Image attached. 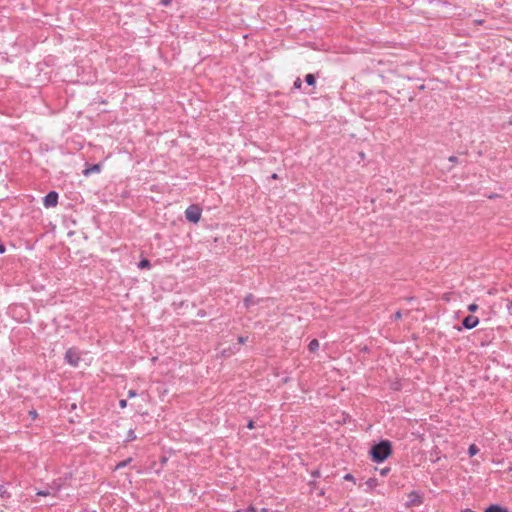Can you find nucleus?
Returning a JSON list of instances; mask_svg holds the SVG:
<instances>
[{
    "instance_id": "nucleus-23",
    "label": "nucleus",
    "mask_w": 512,
    "mask_h": 512,
    "mask_svg": "<svg viewBox=\"0 0 512 512\" xmlns=\"http://www.w3.org/2000/svg\"><path fill=\"white\" fill-rule=\"evenodd\" d=\"M344 479L347 480V481H354L355 480L353 475H351V474H346L344 476Z\"/></svg>"
},
{
    "instance_id": "nucleus-15",
    "label": "nucleus",
    "mask_w": 512,
    "mask_h": 512,
    "mask_svg": "<svg viewBox=\"0 0 512 512\" xmlns=\"http://www.w3.org/2000/svg\"><path fill=\"white\" fill-rule=\"evenodd\" d=\"M305 81L308 85H314L315 84V76L313 74H307L305 76Z\"/></svg>"
},
{
    "instance_id": "nucleus-38",
    "label": "nucleus",
    "mask_w": 512,
    "mask_h": 512,
    "mask_svg": "<svg viewBox=\"0 0 512 512\" xmlns=\"http://www.w3.org/2000/svg\"><path fill=\"white\" fill-rule=\"evenodd\" d=\"M386 472H387V470H386V469H384V470L382 471V474L384 475V474H386Z\"/></svg>"
},
{
    "instance_id": "nucleus-31",
    "label": "nucleus",
    "mask_w": 512,
    "mask_h": 512,
    "mask_svg": "<svg viewBox=\"0 0 512 512\" xmlns=\"http://www.w3.org/2000/svg\"><path fill=\"white\" fill-rule=\"evenodd\" d=\"M448 160H449L450 162L455 163V162H457V157H456V156H450V157L448 158Z\"/></svg>"
},
{
    "instance_id": "nucleus-22",
    "label": "nucleus",
    "mask_w": 512,
    "mask_h": 512,
    "mask_svg": "<svg viewBox=\"0 0 512 512\" xmlns=\"http://www.w3.org/2000/svg\"><path fill=\"white\" fill-rule=\"evenodd\" d=\"M30 417L34 420L37 418L38 414L35 410L29 412Z\"/></svg>"
},
{
    "instance_id": "nucleus-33",
    "label": "nucleus",
    "mask_w": 512,
    "mask_h": 512,
    "mask_svg": "<svg viewBox=\"0 0 512 512\" xmlns=\"http://www.w3.org/2000/svg\"><path fill=\"white\" fill-rule=\"evenodd\" d=\"M271 178L274 179V180L278 179V175L276 173H274V174H272Z\"/></svg>"
},
{
    "instance_id": "nucleus-28",
    "label": "nucleus",
    "mask_w": 512,
    "mask_h": 512,
    "mask_svg": "<svg viewBox=\"0 0 512 512\" xmlns=\"http://www.w3.org/2000/svg\"><path fill=\"white\" fill-rule=\"evenodd\" d=\"M172 0H161V4L163 6H168L171 3Z\"/></svg>"
},
{
    "instance_id": "nucleus-39",
    "label": "nucleus",
    "mask_w": 512,
    "mask_h": 512,
    "mask_svg": "<svg viewBox=\"0 0 512 512\" xmlns=\"http://www.w3.org/2000/svg\"><path fill=\"white\" fill-rule=\"evenodd\" d=\"M484 512H486V510Z\"/></svg>"
},
{
    "instance_id": "nucleus-36",
    "label": "nucleus",
    "mask_w": 512,
    "mask_h": 512,
    "mask_svg": "<svg viewBox=\"0 0 512 512\" xmlns=\"http://www.w3.org/2000/svg\"><path fill=\"white\" fill-rule=\"evenodd\" d=\"M474 22L477 23V24H481L482 20H475Z\"/></svg>"
},
{
    "instance_id": "nucleus-26",
    "label": "nucleus",
    "mask_w": 512,
    "mask_h": 512,
    "mask_svg": "<svg viewBox=\"0 0 512 512\" xmlns=\"http://www.w3.org/2000/svg\"><path fill=\"white\" fill-rule=\"evenodd\" d=\"M393 317H394V319H395V320H399V319H401L402 314H401V312H400V311H397V312L394 314V316H393Z\"/></svg>"
},
{
    "instance_id": "nucleus-29",
    "label": "nucleus",
    "mask_w": 512,
    "mask_h": 512,
    "mask_svg": "<svg viewBox=\"0 0 512 512\" xmlns=\"http://www.w3.org/2000/svg\"><path fill=\"white\" fill-rule=\"evenodd\" d=\"M6 250L4 244L0 241V254L4 253Z\"/></svg>"
},
{
    "instance_id": "nucleus-32",
    "label": "nucleus",
    "mask_w": 512,
    "mask_h": 512,
    "mask_svg": "<svg viewBox=\"0 0 512 512\" xmlns=\"http://www.w3.org/2000/svg\"><path fill=\"white\" fill-rule=\"evenodd\" d=\"M247 427H248L249 429H253V428H254V422H253L252 420H250V421L248 422V424H247Z\"/></svg>"
},
{
    "instance_id": "nucleus-25",
    "label": "nucleus",
    "mask_w": 512,
    "mask_h": 512,
    "mask_svg": "<svg viewBox=\"0 0 512 512\" xmlns=\"http://www.w3.org/2000/svg\"><path fill=\"white\" fill-rule=\"evenodd\" d=\"M247 512H258V510L256 509V507H255V506L250 505V506L247 508Z\"/></svg>"
},
{
    "instance_id": "nucleus-35",
    "label": "nucleus",
    "mask_w": 512,
    "mask_h": 512,
    "mask_svg": "<svg viewBox=\"0 0 512 512\" xmlns=\"http://www.w3.org/2000/svg\"><path fill=\"white\" fill-rule=\"evenodd\" d=\"M260 512H269V509H268V508H262V509L260 510Z\"/></svg>"
},
{
    "instance_id": "nucleus-24",
    "label": "nucleus",
    "mask_w": 512,
    "mask_h": 512,
    "mask_svg": "<svg viewBox=\"0 0 512 512\" xmlns=\"http://www.w3.org/2000/svg\"><path fill=\"white\" fill-rule=\"evenodd\" d=\"M119 405L121 408H125L127 406V401L125 399H122L119 401Z\"/></svg>"
},
{
    "instance_id": "nucleus-2",
    "label": "nucleus",
    "mask_w": 512,
    "mask_h": 512,
    "mask_svg": "<svg viewBox=\"0 0 512 512\" xmlns=\"http://www.w3.org/2000/svg\"><path fill=\"white\" fill-rule=\"evenodd\" d=\"M202 209L198 205H190L185 210V217L192 223H198L201 218Z\"/></svg>"
},
{
    "instance_id": "nucleus-10",
    "label": "nucleus",
    "mask_w": 512,
    "mask_h": 512,
    "mask_svg": "<svg viewBox=\"0 0 512 512\" xmlns=\"http://www.w3.org/2000/svg\"><path fill=\"white\" fill-rule=\"evenodd\" d=\"M409 498L410 504L412 505H419L422 503V498L416 492H411Z\"/></svg>"
},
{
    "instance_id": "nucleus-18",
    "label": "nucleus",
    "mask_w": 512,
    "mask_h": 512,
    "mask_svg": "<svg viewBox=\"0 0 512 512\" xmlns=\"http://www.w3.org/2000/svg\"><path fill=\"white\" fill-rule=\"evenodd\" d=\"M135 439H136V434H135V432H134V430H133V429H130V430L128 431L126 441H127V442H129V441H133V440H135Z\"/></svg>"
},
{
    "instance_id": "nucleus-7",
    "label": "nucleus",
    "mask_w": 512,
    "mask_h": 512,
    "mask_svg": "<svg viewBox=\"0 0 512 512\" xmlns=\"http://www.w3.org/2000/svg\"><path fill=\"white\" fill-rule=\"evenodd\" d=\"M239 351L238 347L234 344L226 349L220 351V356L223 358H228L231 355L237 353Z\"/></svg>"
},
{
    "instance_id": "nucleus-5",
    "label": "nucleus",
    "mask_w": 512,
    "mask_h": 512,
    "mask_svg": "<svg viewBox=\"0 0 512 512\" xmlns=\"http://www.w3.org/2000/svg\"><path fill=\"white\" fill-rule=\"evenodd\" d=\"M58 202V193L50 191L44 198L43 203L46 208L55 207Z\"/></svg>"
},
{
    "instance_id": "nucleus-11",
    "label": "nucleus",
    "mask_w": 512,
    "mask_h": 512,
    "mask_svg": "<svg viewBox=\"0 0 512 512\" xmlns=\"http://www.w3.org/2000/svg\"><path fill=\"white\" fill-rule=\"evenodd\" d=\"M486 512H509L508 509L501 507L499 505H491L488 508H486Z\"/></svg>"
},
{
    "instance_id": "nucleus-19",
    "label": "nucleus",
    "mask_w": 512,
    "mask_h": 512,
    "mask_svg": "<svg viewBox=\"0 0 512 512\" xmlns=\"http://www.w3.org/2000/svg\"><path fill=\"white\" fill-rule=\"evenodd\" d=\"M477 310H478V305L477 304L472 303V304L468 305V311L469 312H476Z\"/></svg>"
},
{
    "instance_id": "nucleus-34",
    "label": "nucleus",
    "mask_w": 512,
    "mask_h": 512,
    "mask_svg": "<svg viewBox=\"0 0 512 512\" xmlns=\"http://www.w3.org/2000/svg\"><path fill=\"white\" fill-rule=\"evenodd\" d=\"M312 476H314V477L319 476V471H315V472H313V473H312Z\"/></svg>"
},
{
    "instance_id": "nucleus-16",
    "label": "nucleus",
    "mask_w": 512,
    "mask_h": 512,
    "mask_svg": "<svg viewBox=\"0 0 512 512\" xmlns=\"http://www.w3.org/2000/svg\"><path fill=\"white\" fill-rule=\"evenodd\" d=\"M366 485L369 489H374L377 485V480L375 478H369L366 481Z\"/></svg>"
},
{
    "instance_id": "nucleus-20",
    "label": "nucleus",
    "mask_w": 512,
    "mask_h": 512,
    "mask_svg": "<svg viewBox=\"0 0 512 512\" xmlns=\"http://www.w3.org/2000/svg\"><path fill=\"white\" fill-rule=\"evenodd\" d=\"M248 340V337H244V336H239L238 337V343L239 344H245Z\"/></svg>"
},
{
    "instance_id": "nucleus-8",
    "label": "nucleus",
    "mask_w": 512,
    "mask_h": 512,
    "mask_svg": "<svg viewBox=\"0 0 512 512\" xmlns=\"http://www.w3.org/2000/svg\"><path fill=\"white\" fill-rule=\"evenodd\" d=\"M101 167H102L101 164H94V165L87 166L84 169L83 174L85 176H89V175H91L93 173H99L101 171Z\"/></svg>"
},
{
    "instance_id": "nucleus-37",
    "label": "nucleus",
    "mask_w": 512,
    "mask_h": 512,
    "mask_svg": "<svg viewBox=\"0 0 512 512\" xmlns=\"http://www.w3.org/2000/svg\"><path fill=\"white\" fill-rule=\"evenodd\" d=\"M167 461V458L166 457H163L162 458V463H165Z\"/></svg>"
},
{
    "instance_id": "nucleus-30",
    "label": "nucleus",
    "mask_w": 512,
    "mask_h": 512,
    "mask_svg": "<svg viewBox=\"0 0 512 512\" xmlns=\"http://www.w3.org/2000/svg\"><path fill=\"white\" fill-rule=\"evenodd\" d=\"M508 312L512 315V300L507 305Z\"/></svg>"
},
{
    "instance_id": "nucleus-6",
    "label": "nucleus",
    "mask_w": 512,
    "mask_h": 512,
    "mask_svg": "<svg viewBox=\"0 0 512 512\" xmlns=\"http://www.w3.org/2000/svg\"><path fill=\"white\" fill-rule=\"evenodd\" d=\"M479 323V319L476 316L469 315L462 321V325L466 329H473Z\"/></svg>"
},
{
    "instance_id": "nucleus-13",
    "label": "nucleus",
    "mask_w": 512,
    "mask_h": 512,
    "mask_svg": "<svg viewBox=\"0 0 512 512\" xmlns=\"http://www.w3.org/2000/svg\"><path fill=\"white\" fill-rule=\"evenodd\" d=\"M479 449L475 444H471L468 449V454L470 457L475 456L478 453Z\"/></svg>"
},
{
    "instance_id": "nucleus-9",
    "label": "nucleus",
    "mask_w": 512,
    "mask_h": 512,
    "mask_svg": "<svg viewBox=\"0 0 512 512\" xmlns=\"http://www.w3.org/2000/svg\"><path fill=\"white\" fill-rule=\"evenodd\" d=\"M259 302L258 299H256L254 297L253 294H248L245 298H244V305L247 309H249L251 306L257 304Z\"/></svg>"
},
{
    "instance_id": "nucleus-12",
    "label": "nucleus",
    "mask_w": 512,
    "mask_h": 512,
    "mask_svg": "<svg viewBox=\"0 0 512 512\" xmlns=\"http://www.w3.org/2000/svg\"><path fill=\"white\" fill-rule=\"evenodd\" d=\"M319 348V342L317 339H313L310 341L309 345H308V349L310 352H315L317 351Z\"/></svg>"
},
{
    "instance_id": "nucleus-1",
    "label": "nucleus",
    "mask_w": 512,
    "mask_h": 512,
    "mask_svg": "<svg viewBox=\"0 0 512 512\" xmlns=\"http://www.w3.org/2000/svg\"><path fill=\"white\" fill-rule=\"evenodd\" d=\"M391 452V443L383 440L371 448L370 455L373 461L381 463L391 455Z\"/></svg>"
},
{
    "instance_id": "nucleus-4",
    "label": "nucleus",
    "mask_w": 512,
    "mask_h": 512,
    "mask_svg": "<svg viewBox=\"0 0 512 512\" xmlns=\"http://www.w3.org/2000/svg\"><path fill=\"white\" fill-rule=\"evenodd\" d=\"M65 360L72 366H78L80 357L78 352L75 349H68L65 354Z\"/></svg>"
},
{
    "instance_id": "nucleus-3",
    "label": "nucleus",
    "mask_w": 512,
    "mask_h": 512,
    "mask_svg": "<svg viewBox=\"0 0 512 512\" xmlns=\"http://www.w3.org/2000/svg\"><path fill=\"white\" fill-rule=\"evenodd\" d=\"M60 488H61V484L54 481L52 483V485L49 488H47L46 490H38L36 492V495L37 496H53V497H55V496H57Z\"/></svg>"
},
{
    "instance_id": "nucleus-21",
    "label": "nucleus",
    "mask_w": 512,
    "mask_h": 512,
    "mask_svg": "<svg viewBox=\"0 0 512 512\" xmlns=\"http://www.w3.org/2000/svg\"><path fill=\"white\" fill-rule=\"evenodd\" d=\"M301 85H302V82H301V80L298 78V79L294 82V87H295L296 89H299V88L301 87Z\"/></svg>"
},
{
    "instance_id": "nucleus-17",
    "label": "nucleus",
    "mask_w": 512,
    "mask_h": 512,
    "mask_svg": "<svg viewBox=\"0 0 512 512\" xmlns=\"http://www.w3.org/2000/svg\"><path fill=\"white\" fill-rule=\"evenodd\" d=\"M138 267L140 269H143V268H149L150 267V261L148 259H142L139 263H138Z\"/></svg>"
},
{
    "instance_id": "nucleus-27",
    "label": "nucleus",
    "mask_w": 512,
    "mask_h": 512,
    "mask_svg": "<svg viewBox=\"0 0 512 512\" xmlns=\"http://www.w3.org/2000/svg\"><path fill=\"white\" fill-rule=\"evenodd\" d=\"M128 396H129L130 398L135 397V396H136V391H134V390H129V391H128Z\"/></svg>"
},
{
    "instance_id": "nucleus-14",
    "label": "nucleus",
    "mask_w": 512,
    "mask_h": 512,
    "mask_svg": "<svg viewBox=\"0 0 512 512\" xmlns=\"http://www.w3.org/2000/svg\"><path fill=\"white\" fill-rule=\"evenodd\" d=\"M131 461H132V458H127L126 460H123V461L119 462L116 465L115 470H118V469L126 467Z\"/></svg>"
}]
</instances>
